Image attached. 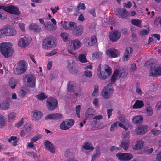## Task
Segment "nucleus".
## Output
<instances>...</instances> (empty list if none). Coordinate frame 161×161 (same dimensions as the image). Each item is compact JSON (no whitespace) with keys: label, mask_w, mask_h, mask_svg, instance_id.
Listing matches in <instances>:
<instances>
[{"label":"nucleus","mask_w":161,"mask_h":161,"mask_svg":"<svg viewBox=\"0 0 161 161\" xmlns=\"http://www.w3.org/2000/svg\"><path fill=\"white\" fill-rule=\"evenodd\" d=\"M16 33V30L12 26L8 25L4 29L0 30V38L5 36H13Z\"/></svg>","instance_id":"obj_4"},{"label":"nucleus","mask_w":161,"mask_h":161,"mask_svg":"<svg viewBox=\"0 0 161 161\" xmlns=\"http://www.w3.org/2000/svg\"><path fill=\"white\" fill-rule=\"evenodd\" d=\"M45 119L46 120H47L48 119H53V114H49L46 116L45 118Z\"/></svg>","instance_id":"obj_60"},{"label":"nucleus","mask_w":161,"mask_h":161,"mask_svg":"<svg viewBox=\"0 0 161 161\" xmlns=\"http://www.w3.org/2000/svg\"><path fill=\"white\" fill-rule=\"evenodd\" d=\"M27 56L29 57L31 59V60L34 63L36 64V62L34 59V55L31 54L30 53H28L27 54Z\"/></svg>","instance_id":"obj_58"},{"label":"nucleus","mask_w":161,"mask_h":161,"mask_svg":"<svg viewBox=\"0 0 161 161\" xmlns=\"http://www.w3.org/2000/svg\"><path fill=\"white\" fill-rule=\"evenodd\" d=\"M156 160L157 161H161V151L157 154Z\"/></svg>","instance_id":"obj_63"},{"label":"nucleus","mask_w":161,"mask_h":161,"mask_svg":"<svg viewBox=\"0 0 161 161\" xmlns=\"http://www.w3.org/2000/svg\"><path fill=\"white\" fill-rule=\"evenodd\" d=\"M112 73V69L106 64L102 67L101 64L99 65L97 69V75L98 78L101 80H104L108 78Z\"/></svg>","instance_id":"obj_2"},{"label":"nucleus","mask_w":161,"mask_h":161,"mask_svg":"<svg viewBox=\"0 0 161 161\" xmlns=\"http://www.w3.org/2000/svg\"><path fill=\"white\" fill-rule=\"evenodd\" d=\"M143 118L141 116H137L133 118L132 121L135 124H139L143 121Z\"/></svg>","instance_id":"obj_29"},{"label":"nucleus","mask_w":161,"mask_h":161,"mask_svg":"<svg viewBox=\"0 0 161 161\" xmlns=\"http://www.w3.org/2000/svg\"><path fill=\"white\" fill-rule=\"evenodd\" d=\"M27 92L28 90L27 89H25L24 88H23L20 90L19 95L22 97H24L26 95Z\"/></svg>","instance_id":"obj_41"},{"label":"nucleus","mask_w":161,"mask_h":161,"mask_svg":"<svg viewBox=\"0 0 161 161\" xmlns=\"http://www.w3.org/2000/svg\"><path fill=\"white\" fill-rule=\"evenodd\" d=\"M45 148L48 151L52 153H53L55 152V148L53 145L48 140H45L43 142Z\"/></svg>","instance_id":"obj_18"},{"label":"nucleus","mask_w":161,"mask_h":161,"mask_svg":"<svg viewBox=\"0 0 161 161\" xmlns=\"http://www.w3.org/2000/svg\"><path fill=\"white\" fill-rule=\"evenodd\" d=\"M26 64L27 63L24 60L19 61L17 63L16 67L14 70V73L19 75L24 73L27 69Z\"/></svg>","instance_id":"obj_5"},{"label":"nucleus","mask_w":161,"mask_h":161,"mask_svg":"<svg viewBox=\"0 0 161 161\" xmlns=\"http://www.w3.org/2000/svg\"><path fill=\"white\" fill-rule=\"evenodd\" d=\"M119 123V122H116L112 124L110 129V131H113L116 129Z\"/></svg>","instance_id":"obj_45"},{"label":"nucleus","mask_w":161,"mask_h":161,"mask_svg":"<svg viewBox=\"0 0 161 161\" xmlns=\"http://www.w3.org/2000/svg\"><path fill=\"white\" fill-rule=\"evenodd\" d=\"M149 33V31L146 30H141L140 31V34L143 36L146 35H147Z\"/></svg>","instance_id":"obj_57"},{"label":"nucleus","mask_w":161,"mask_h":161,"mask_svg":"<svg viewBox=\"0 0 161 161\" xmlns=\"http://www.w3.org/2000/svg\"><path fill=\"white\" fill-rule=\"evenodd\" d=\"M89 13L93 17H95L96 16V13L95 12V10L94 8H92L89 10Z\"/></svg>","instance_id":"obj_59"},{"label":"nucleus","mask_w":161,"mask_h":161,"mask_svg":"<svg viewBox=\"0 0 161 161\" xmlns=\"http://www.w3.org/2000/svg\"><path fill=\"white\" fill-rule=\"evenodd\" d=\"M96 153L92 156L91 161H95L96 158L100 156V152L99 147L98 148L96 147Z\"/></svg>","instance_id":"obj_33"},{"label":"nucleus","mask_w":161,"mask_h":161,"mask_svg":"<svg viewBox=\"0 0 161 161\" xmlns=\"http://www.w3.org/2000/svg\"><path fill=\"white\" fill-rule=\"evenodd\" d=\"M150 77H159L161 76V65L158 67H151L149 71Z\"/></svg>","instance_id":"obj_8"},{"label":"nucleus","mask_w":161,"mask_h":161,"mask_svg":"<svg viewBox=\"0 0 161 161\" xmlns=\"http://www.w3.org/2000/svg\"><path fill=\"white\" fill-rule=\"evenodd\" d=\"M5 121L4 117L0 114V128L4 127L5 125Z\"/></svg>","instance_id":"obj_40"},{"label":"nucleus","mask_w":161,"mask_h":161,"mask_svg":"<svg viewBox=\"0 0 161 161\" xmlns=\"http://www.w3.org/2000/svg\"><path fill=\"white\" fill-rule=\"evenodd\" d=\"M0 107L3 110H7L10 107L9 103L7 102L2 104Z\"/></svg>","instance_id":"obj_42"},{"label":"nucleus","mask_w":161,"mask_h":161,"mask_svg":"<svg viewBox=\"0 0 161 161\" xmlns=\"http://www.w3.org/2000/svg\"><path fill=\"white\" fill-rule=\"evenodd\" d=\"M68 24V30H73L75 26L77 25L76 23L73 22H69Z\"/></svg>","instance_id":"obj_44"},{"label":"nucleus","mask_w":161,"mask_h":161,"mask_svg":"<svg viewBox=\"0 0 161 161\" xmlns=\"http://www.w3.org/2000/svg\"><path fill=\"white\" fill-rule=\"evenodd\" d=\"M118 74L119 72L117 71H115L114 73L110 79V81L112 83H114L115 82Z\"/></svg>","instance_id":"obj_38"},{"label":"nucleus","mask_w":161,"mask_h":161,"mask_svg":"<svg viewBox=\"0 0 161 161\" xmlns=\"http://www.w3.org/2000/svg\"><path fill=\"white\" fill-rule=\"evenodd\" d=\"M61 36L64 42H66L68 41V34L67 33L65 32L62 33Z\"/></svg>","instance_id":"obj_37"},{"label":"nucleus","mask_w":161,"mask_h":161,"mask_svg":"<svg viewBox=\"0 0 161 161\" xmlns=\"http://www.w3.org/2000/svg\"><path fill=\"white\" fill-rule=\"evenodd\" d=\"M133 49L131 47H127L124 53V55L122 58V60L124 61H128L131 56L133 53Z\"/></svg>","instance_id":"obj_14"},{"label":"nucleus","mask_w":161,"mask_h":161,"mask_svg":"<svg viewBox=\"0 0 161 161\" xmlns=\"http://www.w3.org/2000/svg\"><path fill=\"white\" fill-rule=\"evenodd\" d=\"M52 39L50 38H47L45 39L43 44L42 47L45 49H48L54 47L56 44L53 43L51 44Z\"/></svg>","instance_id":"obj_13"},{"label":"nucleus","mask_w":161,"mask_h":161,"mask_svg":"<svg viewBox=\"0 0 161 161\" xmlns=\"http://www.w3.org/2000/svg\"><path fill=\"white\" fill-rule=\"evenodd\" d=\"M151 133L154 135H158L161 133V131L155 129H153L151 130Z\"/></svg>","instance_id":"obj_49"},{"label":"nucleus","mask_w":161,"mask_h":161,"mask_svg":"<svg viewBox=\"0 0 161 161\" xmlns=\"http://www.w3.org/2000/svg\"><path fill=\"white\" fill-rule=\"evenodd\" d=\"M53 119L58 120L61 119L62 117V115L59 113H53Z\"/></svg>","instance_id":"obj_50"},{"label":"nucleus","mask_w":161,"mask_h":161,"mask_svg":"<svg viewBox=\"0 0 161 161\" xmlns=\"http://www.w3.org/2000/svg\"><path fill=\"white\" fill-rule=\"evenodd\" d=\"M129 144L130 142L129 140L124 141L121 142L120 146L122 148L126 150L128 149Z\"/></svg>","instance_id":"obj_28"},{"label":"nucleus","mask_w":161,"mask_h":161,"mask_svg":"<svg viewBox=\"0 0 161 161\" xmlns=\"http://www.w3.org/2000/svg\"><path fill=\"white\" fill-rule=\"evenodd\" d=\"M81 107V106L80 105H79L76 106V114L78 118H79L80 117V111Z\"/></svg>","instance_id":"obj_52"},{"label":"nucleus","mask_w":161,"mask_h":161,"mask_svg":"<svg viewBox=\"0 0 161 161\" xmlns=\"http://www.w3.org/2000/svg\"><path fill=\"white\" fill-rule=\"evenodd\" d=\"M112 83H109L105 86L101 91L102 97L105 99H110L112 96L114 92Z\"/></svg>","instance_id":"obj_3"},{"label":"nucleus","mask_w":161,"mask_h":161,"mask_svg":"<svg viewBox=\"0 0 161 161\" xmlns=\"http://www.w3.org/2000/svg\"><path fill=\"white\" fill-rule=\"evenodd\" d=\"M88 42V45L90 46L94 45L97 42V39L95 36H92Z\"/></svg>","instance_id":"obj_30"},{"label":"nucleus","mask_w":161,"mask_h":161,"mask_svg":"<svg viewBox=\"0 0 161 161\" xmlns=\"http://www.w3.org/2000/svg\"><path fill=\"white\" fill-rule=\"evenodd\" d=\"M83 31V28L82 26L76 25L72 30V33L73 35L77 36L81 35L82 34Z\"/></svg>","instance_id":"obj_16"},{"label":"nucleus","mask_w":161,"mask_h":161,"mask_svg":"<svg viewBox=\"0 0 161 161\" xmlns=\"http://www.w3.org/2000/svg\"><path fill=\"white\" fill-rule=\"evenodd\" d=\"M119 160L121 161H128L130 160L132 157V155L129 153H118L116 154Z\"/></svg>","instance_id":"obj_9"},{"label":"nucleus","mask_w":161,"mask_h":161,"mask_svg":"<svg viewBox=\"0 0 161 161\" xmlns=\"http://www.w3.org/2000/svg\"><path fill=\"white\" fill-rule=\"evenodd\" d=\"M16 116V113L14 112L9 113L8 115V119L9 120H11L14 119Z\"/></svg>","instance_id":"obj_43"},{"label":"nucleus","mask_w":161,"mask_h":161,"mask_svg":"<svg viewBox=\"0 0 161 161\" xmlns=\"http://www.w3.org/2000/svg\"><path fill=\"white\" fill-rule=\"evenodd\" d=\"M112 110H113L112 109H108L107 110V114L108 119L112 115Z\"/></svg>","instance_id":"obj_62"},{"label":"nucleus","mask_w":161,"mask_h":161,"mask_svg":"<svg viewBox=\"0 0 161 161\" xmlns=\"http://www.w3.org/2000/svg\"><path fill=\"white\" fill-rule=\"evenodd\" d=\"M47 106L48 109L50 110L55 109L58 105L57 99L53 97H48L46 100Z\"/></svg>","instance_id":"obj_6"},{"label":"nucleus","mask_w":161,"mask_h":161,"mask_svg":"<svg viewBox=\"0 0 161 161\" xmlns=\"http://www.w3.org/2000/svg\"><path fill=\"white\" fill-rule=\"evenodd\" d=\"M36 78L33 75H29L27 79V82L29 87L34 88L35 86Z\"/></svg>","instance_id":"obj_15"},{"label":"nucleus","mask_w":161,"mask_h":161,"mask_svg":"<svg viewBox=\"0 0 161 161\" xmlns=\"http://www.w3.org/2000/svg\"><path fill=\"white\" fill-rule=\"evenodd\" d=\"M144 143L141 140L138 141L135 145L134 149L136 150H139L142 148L143 147Z\"/></svg>","instance_id":"obj_26"},{"label":"nucleus","mask_w":161,"mask_h":161,"mask_svg":"<svg viewBox=\"0 0 161 161\" xmlns=\"http://www.w3.org/2000/svg\"><path fill=\"white\" fill-rule=\"evenodd\" d=\"M26 154L29 156H33L34 158L36 157L37 156V154L34 151H32V152H26Z\"/></svg>","instance_id":"obj_53"},{"label":"nucleus","mask_w":161,"mask_h":161,"mask_svg":"<svg viewBox=\"0 0 161 161\" xmlns=\"http://www.w3.org/2000/svg\"><path fill=\"white\" fill-rule=\"evenodd\" d=\"M78 6L81 9L84 10L85 9V4L84 3L80 2Z\"/></svg>","instance_id":"obj_61"},{"label":"nucleus","mask_w":161,"mask_h":161,"mask_svg":"<svg viewBox=\"0 0 161 161\" xmlns=\"http://www.w3.org/2000/svg\"><path fill=\"white\" fill-rule=\"evenodd\" d=\"M98 86L97 85H96L94 86V90L92 93V96H95L97 95V94L98 92Z\"/></svg>","instance_id":"obj_51"},{"label":"nucleus","mask_w":161,"mask_h":161,"mask_svg":"<svg viewBox=\"0 0 161 161\" xmlns=\"http://www.w3.org/2000/svg\"><path fill=\"white\" fill-rule=\"evenodd\" d=\"M144 105L143 102L142 100H136L133 105L132 108L134 109H138L142 107Z\"/></svg>","instance_id":"obj_22"},{"label":"nucleus","mask_w":161,"mask_h":161,"mask_svg":"<svg viewBox=\"0 0 161 161\" xmlns=\"http://www.w3.org/2000/svg\"><path fill=\"white\" fill-rule=\"evenodd\" d=\"M155 108L157 110H158L161 108V101H159L157 103Z\"/></svg>","instance_id":"obj_64"},{"label":"nucleus","mask_w":161,"mask_h":161,"mask_svg":"<svg viewBox=\"0 0 161 161\" xmlns=\"http://www.w3.org/2000/svg\"><path fill=\"white\" fill-rule=\"evenodd\" d=\"M29 28L30 30L35 32L39 31L40 30L39 25L35 23H32L29 25Z\"/></svg>","instance_id":"obj_27"},{"label":"nucleus","mask_w":161,"mask_h":161,"mask_svg":"<svg viewBox=\"0 0 161 161\" xmlns=\"http://www.w3.org/2000/svg\"><path fill=\"white\" fill-rule=\"evenodd\" d=\"M36 97L39 100H43L47 98V96L44 92H41L36 95Z\"/></svg>","instance_id":"obj_31"},{"label":"nucleus","mask_w":161,"mask_h":161,"mask_svg":"<svg viewBox=\"0 0 161 161\" xmlns=\"http://www.w3.org/2000/svg\"><path fill=\"white\" fill-rule=\"evenodd\" d=\"M109 36L110 41L113 42H115L120 38L121 34L118 31L116 30L111 31Z\"/></svg>","instance_id":"obj_11"},{"label":"nucleus","mask_w":161,"mask_h":161,"mask_svg":"<svg viewBox=\"0 0 161 161\" xmlns=\"http://www.w3.org/2000/svg\"><path fill=\"white\" fill-rule=\"evenodd\" d=\"M32 125L31 124H26L24 125V129L27 133H28L31 130Z\"/></svg>","instance_id":"obj_39"},{"label":"nucleus","mask_w":161,"mask_h":161,"mask_svg":"<svg viewBox=\"0 0 161 161\" xmlns=\"http://www.w3.org/2000/svg\"><path fill=\"white\" fill-rule=\"evenodd\" d=\"M67 90L70 92H73L74 91L75 87V84L73 81H70L67 84Z\"/></svg>","instance_id":"obj_24"},{"label":"nucleus","mask_w":161,"mask_h":161,"mask_svg":"<svg viewBox=\"0 0 161 161\" xmlns=\"http://www.w3.org/2000/svg\"><path fill=\"white\" fill-rule=\"evenodd\" d=\"M106 53L107 55L111 58H116L119 54V51L114 48L107 49Z\"/></svg>","instance_id":"obj_12"},{"label":"nucleus","mask_w":161,"mask_h":161,"mask_svg":"<svg viewBox=\"0 0 161 161\" xmlns=\"http://www.w3.org/2000/svg\"><path fill=\"white\" fill-rule=\"evenodd\" d=\"M148 129L147 125H142L138 127L136 129V132L137 135H142L144 134L147 130Z\"/></svg>","instance_id":"obj_19"},{"label":"nucleus","mask_w":161,"mask_h":161,"mask_svg":"<svg viewBox=\"0 0 161 161\" xmlns=\"http://www.w3.org/2000/svg\"><path fill=\"white\" fill-rule=\"evenodd\" d=\"M83 75L85 76L90 78L92 76V73L90 71L86 70L83 72Z\"/></svg>","instance_id":"obj_48"},{"label":"nucleus","mask_w":161,"mask_h":161,"mask_svg":"<svg viewBox=\"0 0 161 161\" xmlns=\"http://www.w3.org/2000/svg\"><path fill=\"white\" fill-rule=\"evenodd\" d=\"M67 68L69 71L72 74H75L78 71V69L75 65L73 66L72 64L71 65V64L69 63H68L67 66Z\"/></svg>","instance_id":"obj_25"},{"label":"nucleus","mask_w":161,"mask_h":161,"mask_svg":"<svg viewBox=\"0 0 161 161\" xmlns=\"http://www.w3.org/2000/svg\"><path fill=\"white\" fill-rule=\"evenodd\" d=\"M9 84L10 87L12 89H14L16 86V83L14 78H11L10 79Z\"/></svg>","instance_id":"obj_34"},{"label":"nucleus","mask_w":161,"mask_h":161,"mask_svg":"<svg viewBox=\"0 0 161 161\" xmlns=\"http://www.w3.org/2000/svg\"><path fill=\"white\" fill-rule=\"evenodd\" d=\"M71 47L74 50L79 49L81 46L82 43L78 39H74L71 41Z\"/></svg>","instance_id":"obj_17"},{"label":"nucleus","mask_w":161,"mask_h":161,"mask_svg":"<svg viewBox=\"0 0 161 161\" xmlns=\"http://www.w3.org/2000/svg\"><path fill=\"white\" fill-rule=\"evenodd\" d=\"M29 44L30 42L26 37L21 38L18 42V45L24 48L25 47Z\"/></svg>","instance_id":"obj_20"},{"label":"nucleus","mask_w":161,"mask_h":161,"mask_svg":"<svg viewBox=\"0 0 161 161\" xmlns=\"http://www.w3.org/2000/svg\"><path fill=\"white\" fill-rule=\"evenodd\" d=\"M55 9L53 8V7H51L50 8V9L52 11L53 14H55L57 12V11L59 9V8L58 6H55Z\"/></svg>","instance_id":"obj_56"},{"label":"nucleus","mask_w":161,"mask_h":161,"mask_svg":"<svg viewBox=\"0 0 161 161\" xmlns=\"http://www.w3.org/2000/svg\"><path fill=\"white\" fill-rule=\"evenodd\" d=\"M79 60L82 63H86L87 62V60L84 54H81L78 57Z\"/></svg>","instance_id":"obj_47"},{"label":"nucleus","mask_w":161,"mask_h":161,"mask_svg":"<svg viewBox=\"0 0 161 161\" xmlns=\"http://www.w3.org/2000/svg\"><path fill=\"white\" fill-rule=\"evenodd\" d=\"M14 49L10 42H2L0 44V52L5 58L12 57L14 53Z\"/></svg>","instance_id":"obj_1"},{"label":"nucleus","mask_w":161,"mask_h":161,"mask_svg":"<svg viewBox=\"0 0 161 161\" xmlns=\"http://www.w3.org/2000/svg\"><path fill=\"white\" fill-rule=\"evenodd\" d=\"M24 123V121L23 120V118H22L21 120L19 121L18 122L15 124V127H19L21 126Z\"/></svg>","instance_id":"obj_54"},{"label":"nucleus","mask_w":161,"mask_h":161,"mask_svg":"<svg viewBox=\"0 0 161 161\" xmlns=\"http://www.w3.org/2000/svg\"><path fill=\"white\" fill-rule=\"evenodd\" d=\"M42 135L41 134L37 135L34 136L31 140V141L33 142H34L42 138Z\"/></svg>","instance_id":"obj_36"},{"label":"nucleus","mask_w":161,"mask_h":161,"mask_svg":"<svg viewBox=\"0 0 161 161\" xmlns=\"http://www.w3.org/2000/svg\"><path fill=\"white\" fill-rule=\"evenodd\" d=\"M74 121L72 119H67L63 121L60 125V129L62 130H66L71 128L73 125Z\"/></svg>","instance_id":"obj_7"},{"label":"nucleus","mask_w":161,"mask_h":161,"mask_svg":"<svg viewBox=\"0 0 161 161\" xmlns=\"http://www.w3.org/2000/svg\"><path fill=\"white\" fill-rule=\"evenodd\" d=\"M131 23L133 25L139 27H142L141 20L139 19H133L131 21Z\"/></svg>","instance_id":"obj_32"},{"label":"nucleus","mask_w":161,"mask_h":161,"mask_svg":"<svg viewBox=\"0 0 161 161\" xmlns=\"http://www.w3.org/2000/svg\"><path fill=\"white\" fill-rule=\"evenodd\" d=\"M4 10L11 14H14L16 15H19L20 14V12L18 8L13 5L5 6Z\"/></svg>","instance_id":"obj_10"},{"label":"nucleus","mask_w":161,"mask_h":161,"mask_svg":"<svg viewBox=\"0 0 161 161\" xmlns=\"http://www.w3.org/2000/svg\"><path fill=\"white\" fill-rule=\"evenodd\" d=\"M128 12L125 9H124L123 10L119 9L116 14V15L119 18L122 19L126 18L128 16Z\"/></svg>","instance_id":"obj_21"},{"label":"nucleus","mask_w":161,"mask_h":161,"mask_svg":"<svg viewBox=\"0 0 161 161\" xmlns=\"http://www.w3.org/2000/svg\"><path fill=\"white\" fill-rule=\"evenodd\" d=\"M146 110L147 114L148 116H150L152 114L153 110L152 108L150 106H148L146 108Z\"/></svg>","instance_id":"obj_46"},{"label":"nucleus","mask_w":161,"mask_h":161,"mask_svg":"<svg viewBox=\"0 0 161 161\" xmlns=\"http://www.w3.org/2000/svg\"><path fill=\"white\" fill-rule=\"evenodd\" d=\"M68 22L66 21H64L63 23L62 24V25L63 28L65 30H68Z\"/></svg>","instance_id":"obj_55"},{"label":"nucleus","mask_w":161,"mask_h":161,"mask_svg":"<svg viewBox=\"0 0 161 161\" xmlns=\"http://www.w3.org/2000/svg\"><path fill=\"white\" fill-rule=\"evenodd\" d=\"M43 114L40 112L35 111L33 113V119L38 120L41 119Z\"/></svg>","instance_id":"obj_23"},{"label":"nucleus","mask_w":161,"mask_h":161,"mask_svg":"<svg viewBox=\"0 0 161 161\" xmlns=\"http://www.w3.org/2000/svg\"><path fill=\"white\" fill-rule=\"evenodd\" d=\"M83 148L86 150H93L94 149V148L92 145L88 142L86 143L83 146Z\"/></svg>","instance_id":"obj_35"}]
</instances>
